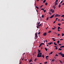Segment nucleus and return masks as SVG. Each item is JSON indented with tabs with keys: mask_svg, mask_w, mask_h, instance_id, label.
<instances>
[{
	"mask_svg": "<svg viewBox=\"0 0 64 64\" xmlns=\"http://www.w3.org/2000/svg\"><path fill=\"white\" fill-rule=\"evenodd\" d=\"M42 57V55H39V54H38L37 55V57Z\"/></svg>",
	"mask_w": 64,
	"mask_h": 64,
	"instance_id": "obj_1",
	"label": "nucleus"
},
{
	"mask_svg": "<svg viewBox=\"0 0 64 64\" xmlns=\"http://www.w3.org/2000/svg\"><path fill=\"white\" fill-rule=\"evenodd\" d=\"M60 17V15H58V14H56V15L55 16V17Z\"/></svg>",
	"mask_w": 64,
	"mask_h": 64,
	"instance_id": "obj_2",
	"label": "nucleus"
},
{
	"mask_svg": "<svg viewBox=\"0 0 64 64\" xmlns=\"http://www.w3.org/2000/svg\"><path fill=\"white\" fill-rule=\"evenodd\" d=\"M44 36H46L47 35V33L46 32H45L43 34Z\"/></svg>",
	"mask_w": 64,
	"mask_h": 64,
	"instance_id": "obj_3",
	"label": "nucleus"
},
{
	"mask_svg": "<svg viewBox=\"0 0 64 64\" xmlns=\"http://www.w3.org/2000/svg\"><path fill=\"white\" fill-rule=\"evenodd\" d=\"M55 15V14H54L53 15H52L50 17V18H52L53 17H54V15Z\"/></svg>",
	"mask_w": 64,
	"mask_h": 64,
	"instance_id": "obj_4",
	"label": "nucleus"
},
{
	"mask_svg": "<svg viewBox=\"0 0 64 64\" xmlns=\"http://www.w3.org/2000/svg\"><path fill=\"white\" fill-rule=\"evenodd\" d=\"M60 55L61 56H62V57H64V54H60Z\"/></svg>",
	"mask_w": 64,
	"mask_h": 64,
	"instance_id": "obj_5",
	"label": "nucleus"
},
{
	"mask_svg": "<svg viewBox=\"0 0 64 64\" xmlns=\"http://www.w3.org/2000/svg\"><path fill=\"white\" fill-rule=\"evenodd\" d=\"M54 4H55V6L56 5H57V2H55Z\"/></svg>",
	"mask_w": 64,
	"mask_h": 64,
	"instance_id": "obj_6",
	"label": "nucleus"
},
{
	"mask_svg": "<svg viewBox=\"0 0 64 64\" xmlns=\"http://www.w3.org/2000/svg\"><path fill=\"white\" fill-rule=\"evenodd\" d=\"M37 33H36L35 34V36H35V38H37Z\"/></svg>",
	"mask_w": 64,
	"mask_h": 64,
	"instance_id": "obj_7",
	"label": "nucleus"
},
{
	"mask_svg": "<svg viewBox=\"0 0 64 64\" xmlns=\"http://www.w3.org/2000/svg\"><path fill=\"white\" fill-rule=\"evenodd\" d=\"M54 39H55V38H52V40L54 41H55V40H54Z\"/></svg>",
	"mask_w": 64,
	"mask_h": 64,
	"instance_id": "obj_8",
	"label": "nucleus"
},
{
	"mask_svg": "<svg viewBox=\"0 0 64 64\" xmlns=\"http://www.w3.org/2000/svg\"><path fill=\"white\" fill-rule=\"evenodd\" d=\"M58 6L59 8H60L61 7V4H59Z\"/></svg>",
	"mask_w": 64,
	"mask_h": 64,
	"instance_id": "obj_9",
	"label": "nucleus"
},
{
	"mask_svg": "<svg viewBox=\"0 0 64 64\" xmlns=\"http://www.w3.org/2000/svg\"><path fill=\"white\" fill-rule=\"evenodd\" d=\"M38 54H39V55H42V53H38Z\"/></svg>",
	"mask_w": 64,
	"mask_h": 64,
	"instance_id": "obj_10",
	"label": "nucleus"
},
{
	"mask_svg": "<svg viewBox=\"0 0 64 64\" xmlns=\"http://www.w3.org/2000/svg\"><path fill=\"white\" fill-rule=\"evenodd\" d=\"M32 60H30L29 61V62H32Z\"/></svg>",
	"mask_w": 64,
	"mask_h": 64,
	"instance_id": "obj_11",
	"label": "nucleus"
},
{
	"mask_svg": "<svg viewBox=\"0 0 64 64\" xmlns=\"http://www.w3.org/2000/svg\"><path fill=\"white\" fill-rule=\"evenodd\" d=\"M36 8H37V9L38 10V9H39V8H38V6H36Z\"/></svg>",
	"mask_w": 64,
	"mask_h": 64,
	"instance_id": "obj_12",
	"label": "nucleus"
},
{
	"mask_svg": "<svg viewBox=\"0 0 64 64\" xmlns=\"http://www.w3.org/2000/svg\"><path fill=\"white\" fill-rule=\"evenodd\" d=\"M41 25H42L41 24H40V25H38V27H40V26H41Z\"/></svg>",
	"mask_w": 64,
	"mask_h": 64,
	"instance_id": "obj_13",
	"label": "nucleus"
},
{
	"mask_svg": "<svg viewBox=\"0 0 64 64\" xmlns=\"http://www.w3.org/2000/svg\"><path fill=\"white\" fill-rule=\"evenodd\" d=\"M63 3V1H62L61 2H60L59 4H61V3Z\"/></svg>",
	"mask_w": 64,
	"mask_h": 64,
	"instance_id": "obj_14",
	"label": "nucleus"
},
{
	"mask_svg": "<svg viewBox=\"0 0 64 64\" xmlns=\"http://www.w3.org/2000/svg\"><path fill=\"white\" fill-rule=\"evenodd\" d=\"M59 61H60V63H62V64H63V62H61V60H59Z\"/></svg>",
	"mask_w": 64,
	"mask_h": 64,
	"instance_id": "obj_15",
	"label": "nucleus"
},
{
	"mask_svg": "<svg viewBox=\"0 0 64 64\" xmlns=\"http://www.w3.org/2000/svg\"><path fill=\"white\" fill-rule=\"evenodd\" d=\"M47 4H48V3H47V2H46L45 4L46 6H47Z\"/></svg>",
	"mask_w": 64,
	"mask_h": 64,
	"instance_id": "obj_16",
	"label": "nucleus"
},
{
	"mask_svg": "<svg viewBox=\"0 0 64 64\" xmlns=\"http://www.w3.org/2000/svg\"><path fill=\"white\" fill-rule=\"evenodd\" d=\"M45 50H46V51H47V48H45Z\"/></svg>",
	"mask_w": 64,
	"mask_h": 64,
	"instance_id": "obj_17",
	"label": "nucleus"
},
{
	"mask_svg": "<svg viewBox=\"0 0 64 64\" xmlns=\"http://www.w3.org/2000/svg\"><path fill=\"white\" fill-rule=\"evenodd\" d=\"M54 44L55 45H56V46L57 45V44H56V43L55 42L54 43Z\"/></svg>",
	"mask_w": 64,
	"mask_h": 64,
	"instance_id": "obj_18",
	"label": "nucleus"
},
{
	"mask_svg": "<svg viewBox=\"0 0 64 64\" xmlns=\"http://www.w3.org/2000/svg\"><path fill=\"white\" fill-rule=\"evenodd\" d=\"M58 50H60V51H61V50H62V49L59 48L58 49Z\"/></svg>",
	"mask_w": 64,
	"mask_h": 64,
	"instance_id": "obj_19",
	"label": "nucleus"
},
{
	"mask_svg": "<svg viewBox=\"0 0 64 64\" xmlns=\"http://www.w3.org/2000/svg\"><path fill=\"white\" fill-rule=\"evenodd\" d=\"M51 31L50 30H49V31H48V33H51Z\"/></svg>",
	"mask_w": 64,
	"mask_h": 64,
	"instance_id": "obj_20",
	"label": "nucleus"
},
{
	"mask_svg": "<svg viewBox=\"0 0 64 64\" xmlns=\"http://www.w3.org/2000/svg\"><path fill=\"white\" fill-rule=\"evenodd\" d=\"M58 25H59V26H60V25H61V24H58Z\"/></svg>",
	"mask_w": 64,
	"mask_h": 64,
	"instance_id": "obj_21",
	"label": "nucleus"
},
{
	"mask_svg": "<svg viewBox=\"0 0 64 64\" xmlns=\"http://www.w3.org/2000/svg\"><path fill=\"white\" fill-rule=\"evenodd\" d=\"M58 29H60V27L59 26H58Z\"/></svg>",
	"mask_w": 64,
	"mask_h": 64,
	"instance_id": "obj_22",
	"label": "nucleus"
},
{
	"mask_svg": "<svg viewBox=\"0 0 64 64\" xmlns=\"http://www.w3.org/2000/svg\"><path fill=\"white\" fill-rule=\"evenodd\" d=\"M40 52H41V50H39L38 51V53H40Z\"/></svg>",
	"mask_w": 64,
	"mask_h": 64,
	"instance_id": "obj_23",
	"label": "nucleus"
},
{
	"mask_svg": "<svg viewBox=\"0 0 64 64\" xmlns=\"http://www.w3.org/2000/svg\"><path fill=\"white\" fill-rule=\"evenodd\" d=\"M46 0H44L43 2V3H45V2L46 1Z\"/></svg>",
	"mask_w": 64,
	"mask_h": 64,
	"instance_id": "obj_24",
	"label": "nucleus"
},
{
	"mask_svg": "<svg viewBox=\"0 0 64 64\" xmlns=\"http://www.w3.org/2000/svg\"><path fill=\"white\" fill-rule=\"evenodd\" d=\"M47 62H44V64H47Z\"/></svg>",
	"mask_w": 64,
	"mask_h": 64,
	"instance_id": "obj_25",
	"label": "nucleus"
},
{
	"mask_svg": "<svg viewBox=\"0 0 64 64\" xmlns=\"http://www.w3.org/2000/svg\"><path fill=\"white\" fill-rule=\"evenodd\" d=\"M37 59L36 58H35V59L34 60V61H35V62L36 61V60H37Z\"/></svg>",
	"mask_w": 64,
	"mask_h": 64,
	"instance_id": "obj_26",
	"label": "nucleus"
},
{
	"mask_svg": "<svg viewBox=\"0 0 64 64\" xmlns=\"http://www.w3.org/2000/svg\"><path fill=\"white\" fill-rule=\"evenodd\" d=\"M49 19V17H47V18H46V20H47Z\"/></svg>",
	"mask_w": 64,
	"mask_h": 64,
	"instance_id": "obj_27",
	"label": "nucleus"
},
{
	"mask_svg": "<svg viewBox=\"0 0 64 64\" xmlns=\"http://www.w3.org/2000/svg\"><path fill=\"white\" fill-rule=\"evenodd\" d=\"M48 57H49V56H46V58H48Z\"/></svg>",
	"mask_w": 64,
	"mask_h": 64,
	"instance_id": "obj_28",
	"label": "nucleus"
},
{
	"mask_svg": "<svg viewBox=\"0 0 64 64\" xmlns=\"http://www.w3.org/2000/svg\"><path fill=\"white\" fill-rule=\"evenodd\" d=\"M42 56L43 58H44V55H42Z\"/></svg>",
	"mask_w": 64,
	"mask_h": 64,
	"instance_id": "obj_29",
	"label": "nucleus"
},
{
	"mask_svg": "<svg viewBox=\"0 0 64 64\" xmlns=\"http://www.w3.org/2000/svg\"><path fill=\"white\" fill-rule=\"evenodd\" d=\"M40 22H39L38 23V25H39V24H40Z\"/></svg>",
	"mask_w": 64,
	"mask_h": 64,
	"instance_id": "obj_30",
	"label": "nucleus"
},
{
	"mask_svg": "<svg viewBox=\"0 0 64 64\" xmlns=\"http://www.w3.org/2000/svg\"><path fill=\"white\" fill-rule=\"evenodd\" d=\"M52 11H53V10H52V9L50 10V12H52Z\"/></svg>",
	"mask_w": 64,
	"mask_h": 64,
	"instance_id": "obj_31",
	"label": "nucleus"
},
{
	"mask_svg": "<svg viewBox=\"0 0 64 64\" xmlns=\"http://www.w3.org/2000/svg\"><path fill=\"white\" fill-rule=\"evenodd\" d=\"M62 36H64V34L63 33H62Z\"/></svg>",
	"mask_w": 64,
	"mask_h": 64,
	"instance_id": "obj_32",
	"label": "nucleus"
},
{
	"mask_svg": "<svg viewBox=\"0 0 64 64\" xmlns=\"http://www.w3.org/2000/svg\"><path fill=\"white\" fill-rule=\"evenodd\" d=\"M59 54H62V52H60L59 53Z\"/></svg>",
	"mask_w": 64,
	"mask_h": 64,
	"instance_id": "obj_33",
	"label": "nucleus"
},
{
	"mask_svg": "<svg viewBox=\"0 0 64 64\" xmlns=\"http://www.w3.org/2000/svg\"><path fill=\"white\" fill-rule=\"evenodd\" d=\"M60 41L59 40H58L57 41V43L58 44H59V43Z\"/></svg>",
	"mask_w": 64,
	"mask_h": 64,
	"instance_id": "obj_34",
	"label": "nucleus"
},
{
	"mask_svg": "<svg viewBox=\"0 0 64 64\" xmlns=\"http://www.w3.org/2000/svg\"><path fill=\"white\" fill-rule=\"evenodd\" d=\"M52 30H55V28H52Z\"/></svg>",
	"mask_w": 64,
	"mask_h": 64,
	"instance_id": "obj_35",
	"label": "nucleus"
},
{
	"mask_svg": "<svg viewBox=\"0 0 64 64\" xmlns=\"http://www.w3.org/2000/svg\"><path fill=\"white\" fill-rule=\"evenodd\" d=\"M64 17V15H62V16L61 17Z\"/></svg>",
	"mask_w": 64,
	"mask_h": 64,
	"instance_id": "obj_36",
	"label": "nucleus"
},
{
	"mask_svg": "<svg viewBox=\"0 0 64 64\" xmlns=\"http://www.w3.org/2000/svg\"><path fill=\"white\" fill-rule=\"evenodd\" d=\"M54 60H55L53 59L52 60V62H53V61H54Z\"/></svg>",
	"mask_w": 64,
	"mask_h": 64,
	"instance_id": "obj_37",
	"label": "nucleus"
},
{
	"mask_svg": "<svg viewBox=\"0 0 64 64\" xmlns=\"http://www.w3.org/2000/svg\"><path fill=\"white\" fill-rule=\"evenodd\" d=\"M52 53H53V52H52L50 53V54H52Z\"/></svg>",
	"mask_w": 64,
	"mask_h": 64,
	"instance_id": "obj_38",
	"label": "nucleus"
},
{
	"mask_svg": "<svg viewBox=\"0 0 64 64\" xmlns=\"http://www.w3.org/2000/svg\"><path fill=\"white\" fill-rule=\"evenodd\" d=\"M49 14H50V15H51V12H49Z\"/></svg>",
	"mask_w": 64,
	"mask_h": 64,
	"instance_id": "obj_39",
	"label": "nucleus"
},
{
	"mask_svg": "<svg viewBox=\"0 0 64 64\" xmlns=\"http://www.w3.org/2000/svg\"><path fill=\"white\" fill-rule=\"evenodd\" d=\"M41 44H42V45H44V43H42Z\"/></svg>",
	"mask_w": 64,
	"mask_h": 64,
	"instance_id": "obj_40",
	"label": "nucleus"
},
{
	"mask_svg": "<svg viewBox=\"0 0 64 64\" xmlns=\"http://www.w3.org/2000/svg\"><path fill=\"white\" fill-rule=\"evenodd\" d=\"M58 56V54H56V56Z\"/></svg>",
	"mask_w": 64,
	"mask_h": 64,
	"instance_id": "obj_41",
	"label": "nucleus"
},
{
	"mask_svg": "<svg viewBox=\"0 0 64 64\" xmlns=\"http://www.w3.org/2000/svg\"><path fill=\"white\" fill-rule=\"evenodd\" d=\"M58 0H56V1L55 2H58Z\"/></svg>",
	"mask_w": 64,
	"mask_h": 64,
	"instance_id": "obj_42",
	"label": "nucleus"
},
{
	"mask_svg": "<svg viewBox=\"0 0 64 64\" xmlns=\"http://www.w3.org/2000/svg\"><path fill=\"white\" fill-rule=\"evenodd\" d=\"M42 18H43L44 17V16L43 15H42Z\"/></svg>",
	"mask_w": 64,
	"mask_h": 64,
	"instance_id": "obj_43",
	"label": "nucleus"
},
{
	"mask_svg": "<svg viewBox=\"0 0 64 64\" xmlns=\"http://www.w3.org/2000/svg\"><path fill=\"white\" fill-rule=\"evenodd\" d=\"M42 6H43V5L41 6L40 7V8H41V7H42Z\"/></svg>",
	"mask_w": 64,
	"mask_h": 64,
	"instance_id": "obj_44",
	"label": "nucleus"
},
{
	"mask_svg": "<svg viewBox=\"0 0 64 64\" xmlns=\"http://www.w3.org/2000/svg\"><path fill=\"white\" fill-rule=\"evenodd\" d=\"M40 34V32H38V34Z\"/></svg>",
	"mask_w": 64,
	"mask_h": 64,
	"instance_id": "obj_45",
	"label": "nucleus"
},
{
	"mask_svg": "<svg viewBox=\"0 0 64 64\" xmlns=\"http://www.w3.org/2000/svg\"><path fill=\"white\" fill-rule=\"evenodd\" d=\"M59 45L60 46H61V45H62V44H59Z\"/></svg>",
	"mask_w": 64,
	"mask_h": 64,
	"instance_id": "obj_46",
	"label": "nucleus"
},
{
	"mask_svg": "<svg viewBox=\"0 0 64 64\" xmlns=\"http://www.w3.org/2000/svg\"><path fill=\"white\" fill-rule=\"evenodd\" d=\"M54 10H53V11L52 12V13H54Z\"/></svg>",
	"mask_w": 64,
	"mask_h": 64,
	"instance_id": "obj_47",
	"label": "nucleus"
},
{
	"mask_svg": "<svg viewBox=\"0 0 64 64\" xmlns=\"http://www.w3.org/2000/svg\"><path fill=\"white\" fill-rule=\"evenodd\" d=\"M44 12H46V10H44Z\"/></svg>",
	"mask_w": 64,
	"mask_h": 64,
	"instance_id": "obj_48",
	"label": "nucleus"
},
{
	"mask_svg": "<svg viewBox=\"0 0 64 64\" xmlns=\"http://www.w3.org/2000/svg\"><path fill=\"white\" fill-rule=\"evenodd\" d=\"M58 36H60V34H58Z\"/></svg>",
	"mask_w": 64,
	"mask_h": 64,
	"instance_id": "obj_49",
	"label": "nucleus"
},
{
	"mask_svg": "<svg viewBox=\"0 0 64 64\" xmlns=\"http://www.w3.org/2000/svg\"><path fill=\"white\" fill-rule=\"evenodd\" d=\"M55 22H56V21H55L54 22H53L54 24L55 23Z\"/></svg>",
	"mask_w": 64,
	"mask_h": 64,
	"instance_id": "obj_50",
	"label": "nucleus"
},
{
	"mask_svg": "<svg viewBox=\"0 0 64 64\" xmlns=\"http://www.w3.org/2000/svg\"><path fill=\"white\" fill-rule=\"evenodd\" d=\"M24 54H25V53H24L22 55H24Z\"/></svg>",
	"mask_w": 64,
	"mask_h": 64,
	"instance_id": "obj_51",
	"label": "nucleus"
},
{
	"mask_svg": "<svg viewBox=\"0 0 64 64\" xmlns=\"http://www.w3.org/2000/svg\"><path fill=\"white\" fill-rule=\"evenodd\" d=\"M58 31H60V30L58 29Z\"/></svg>",
	"mask_w": 64,
	"mask_h": 64,
	"instance_id": "obj_52",
	"label": "nucleus"
},
{
	"mask_svg": "<svg viewBox=\"0 0 64 64\" xmlns=\"http://www.w3.org/2000/svg\"><path fill=\"white\" fill-rule=\"evenodd\" d=\"M55 49H56V50H57V49H58V48H55Z\"/></svg>",
	"mask_w": 64,
	"mask_h": 64,
	"instance_id": "obj_53",
	"label": "nucleus"
},
{
	"mask_svg": "<svg viewBox=\"0 0 64 64\" xmlns=\"http://www.w3.org/2000/svg\"><path fill=\"white\" fill-rule=\"evenodd\" d=\"M49 44V45H51V42Z\"/></svg>",
	"mask_w": 64,
	"mask_h": 64,
	"instance_id": "obj_54",
	"label": "nucleus"
},
{
	"mask_svg": "<svg viewBox=\"0 0 64 64\" xmlns=\"http://www.w3.org/2000/svg\"><path fill=\"white\" fill-rule=\"evenodd\" d=\"M60 40L61 41V40H63V39H60Z\"/></svg>",
	"mask_w": 64,
	"mask_h": 64,
	"instance_id": "obj_55",
	"label": "nucleus"
},
{
	"mask_svg": "<svg viewBox=\"0 0 64 64\" xmlns=\"http://www.w3.org/2000/svg\"><path fill=\"white\" fill-rule=\"evenodd\" d=\"M55 6H53V8H55Z\"/></svg>",
	"mask_w": 64,
	"mask_h": 64,
	"instance_id": "obj_56",
	"label": "nucleus"
},
{
	"mask_svg": "<svg viewBox=\"0 0 64 64\" xmlns=\"http://www.w3.org/2000/svg\"><path fill=\"white\" fill-rule=\"evenodd\" d=\"M42 45V44H40V46H41Z\"/></svg>",
	"mask_w": 64,
	"mask_h": 64,
	"instance_id": "obj_57",
	"label": "nucleus"
},
{
	"mask_svg": "<svg viewBox=\"0 0 64 64\" xmlns=\"http://www.w3.org/2000/svg\"><path fill=\"white\" fill-rule=\"evenodd\" d=\"M62 47H63L64 48V46H62Z\"/></svg>",
	"mask_w": 64,
	"mask_h": 64,
	"instance_id": "obj_58",
	"label": "nucleus"
},
{
	"mask_svg": "<svg viewBox=\"0 0 64 64\" xmlns=\"http://www.w3.org/2000/svg\"><path fill=\"white\" fill-rule=\"evenodd\" d=\"M42 46L41 47V49H42Z\"/></svg>",
	"mask_w": 64,
	"mask_h": 64,
	"instance_id": "obj_59",
	"label": "nucleus"
},
{
	"mask_svg": "<svg viewBox=\"0 0 64 64\" xmlns=\"http://www.w3.org/2000/svg\"><path fill=\"white\" fill-rule=\"evenodd\" d=\"M48 27L46 28V29H48Z\"/></svg>",
	"mask_w": 64,
	"mask_h": 64,
	"instance_id": "obj_60",
	"label": "nucleus"
},
{
	"mask_svg": "<svg viewBox=\"0 0 64 64\" xmlns=\"http://www.w3.org/2000/svg\"><path fill=\"white\" fill-rule=\"evenodd\" d=\"M41 10H44V9H43V8H42L41 9Z\"/></svg>",
	"mask_w": 64,
	"mask_h": 64,
	"instance_id": "obj_61",
	"label": "nucleus"
},
{
	"mask_svg": "<svg viewBox=\"0 0 64 64\" xmlns=\"http://www.w3.org/2000/svg\"><path fill=\"white\" fill-rule=\"evenodd\" d=\"M46 42H47V40H46Z\"/></svg>",
	"mask_w": 64,
	"mask_h": 64,
	"instance_id": "obj_62",
	"label": "nucleus"
},
{
	"mask_svg": "<svg viewBox=\"0 0 64 64\" xmlns=\"http://www.w3.org/2000/svg\"><path fill=\"white\" fill-rule=\"evenodd\" d=\"M57 19H58V18H56V20H57Z\"/></svg>",
	"mask_w": 64,
	"mask_h": 64,
	"instance_id": "obj_63",
	"label": "nucleus"
},
{
	"mask_svg": "<svg viewBox=\"0 0 64 64\" xmlns=\"http://www.w3.org/2000/svg\"><path fill=\"white\" fill-rule=\"evenodd\" d=\"M62 5H64V3H63L62 4Z\"/></svg>",
	"mask_w": 64,
	"mask_h": 64,
	"instance_id": "obj_64",
	"label": "nucleus"
}]
</instances>
